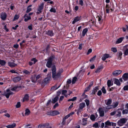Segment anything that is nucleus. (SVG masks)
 Listing matches in <instances>:
<instances>
[{
  "mask_svg": "<svg viewBox=\"0 0 128 128\" xmlns=\"http://www.w3.org/2000/svg\"><path fill=\"white\" fill-rule=\"evenodd\" d=\"M51 70L52 78L54 80H57L60 77L61 73L59 71L56 73V68L55 65L52 66Z\"/></svg>",
  "mask_w": 128,
  "mask_h": 128,
  "instance_id": "nucleus-1",
  "label": "nucleus"
},
{
  "mask_svg": "<svg viewBox=\"0 0 128 128\" xmlns=\"http://www.w3.org/2000/svg\"><path fill=\"white\" fill-rule=\"evenodd\" d=\"M51 78V74H48L47 77L42 81L41 83V86L42 87H44L47 84L50 80Z\"/></svg>",
  "mask_w": 128,
  "mask_h": 128,
  "instance_id": "nucleus-2",
  "label": "nucleus"
},
{
  "mask_svg": "<svg viewBox=\"0 0 128 128\" xmlns=\"http://www.w3.org/2000/svg\"><path fill=\"white\" fill-rule=\"evenodd\" d=\"M55 57L54 55H52L50 56L48 59V61L46 64V66L48 68H50L52 65V62Z\"/></svg>",
  "mask_w": 128,
  "mask_h": 128,
  "instance_id": "nucleus-3",
  "label": "nucleus"
},
{
  "mask_svg": "<svg viewBox=\"0 0 128 128\" xmlns=\"http://www.w3.org/2000/svg\"><path fill=\"white\" fill-rule=\"evenodd\" d=\"M127 120L125 118H122L120 119L117 122L118 125L120 126H122L127 121Z\"/></svg>",
  "mask_w": 128,
  "mask_h": 128,
  "instance_id": "nucleus-4",
  "label": "nucleus"
},
{
  "mask_svg": "<svg viewBox=\"0 0 128 128\" xmlns=\"http://www.w3.org/2000/svg\"><path fill=\"white\" fill-rule=\"evenodd\" d=\"M6 92H4V94H2V95L5 96L6 98H9L10 95H12L13 94V92L10 90L8 89L6 90Z\"/></svg>",
  "mask_w": 128,
  "mask_h": 128,
  "instance_id": "nucleus-5",
  "label": "nucleus"
},
{
  "mask_svg": "<svg viewBox=\"0 0 128 128\" xmlns=\"http://www.w3.org/2000/svg\"><path fill=\"white\" fill-rule=\"evenodd\" d=\"M44 7V3H42L40 5L38 8L37 10L38 12H36V14H39L42 12V10H43Z\"/></svg>",
  "mask_w": 128,
  "mask_h": 128,
  "instance_id": "nucleus-6",
  "label": "nucleus"
},
{
  "mask_svg": "<svg viewBox=\"0 0 128 128\" xmlns=\"http://www.w3.org/2000/svg\"><path fill=\"white\" fill-rule=\"evenodd\" d=\"M59 114L58 111L56 110L52 111L48 113V115L52 116H54Z\"/></svg>",
  "mask_w": 128,
  "mask_h": 128,
  "instance_id": "nucleus-7",
  "label": "nucleus"
},
{
  "mask_svg": "<svg viewBox=\"0 0 128 128\" xmlns=\"http://www.w3.org/2000/svg\"><path fill=\"white\" fill-rule=\"evenodd\" d=\"M22 88V86L20 85L18 86H16L12 88L11 89V90L13 91L18 92Z\"/></svg>",
  "mask_w": 128,
  "mask_h": 128,
  "instance_id": "nucleus-8",
  "label": "nucleus"
},
{
  "mask_svg": "<svg viewBox=\"0 0 128 128\" xmlns=\"http://www.w3.org/2000/svg\"><path fill=\"white\" fill-rule=\"evenodd\" d=\"M81 19V16H78L75 17L74 19V20L72 22V24H74L76 22L80 21Z\"/></svg>",
  "mask_w": 128,
  "mask_h": 128,
  "instance_id": "nucleus-9",
  "label": "nucleus"
},
{
  "mask_svg": "<svg viewBox=\"0 0 128 128\" xmlns=\"http://www.w3.org/2000/svg\"><path fill=\"white\" fill-rule=\"evenodd\" d=\"M99 90V87L98 86H95L93 88L91 94L92 96L95 95L96 92H97L98 90Z\"/></svg>",
  "mask_w": 128,
  "mask_h": 128,
  "instance_id": "nucleus-10",
  "label": "nucleus"
},
{
  "mask_svg": "<svg viewBox=\"0 0 128 128\" xmlns=\"http://www.w3.org/2000/svg\"><path fill=\"white\" fill-rule=\"evenodd\" d=\"M122 72V71L120 70H116L113 72L112 74L114 76H118Z\"/></svg>",
  "mask_w": 128,
  "mask_h": 128,
  "instance_id": "nucleus-11",
  "label": "nucleus"
},
{
  "mask_svg": "<svg viewBox=\"0 0 128 128\" xmlns=\"http://www.w3.org/2000/svg\"><path fill=\"white\" fill-rule=\"evenodd\" d=\"M104 102L106 105L108 106V107L110 106H109L111 104L112 102V100L111 98H109L108 100H104Z\"/></svg>",
  "mask_w": 128,
  "mask_h": 128,
  "instance_id": "nucleus-12",
  "label": "nucleus"
},
{
  "mask_svg": "<svg viewBox=\"0 0 128 128\" xmlns=\"http://www.w3.org/2000/svg\"><path fill=\"white\" fill-rule=\"evenodd\" d=\"M98 111L100 116L101 117L103 116L104 115V112L102 110V108H99Z\"/></svg>",
  "mask_w": 128,
  "mask_h": 128,
  "instance_id": "nucleus-13",
  "label": "nucleus"
},
{
  "mask_svg": "<svg viewBox=\"0 0 128 128\" xmlns=\"http://www.w3.org/2000/svg\"><path fill=\"white\" fill-rule=\"evenodd\" d=\"M122 78L124 81H126L128 80V73H124L123 74Z\"/></svg>",
  "mask_w": 128,
  "mask_h": 128,
  "instance_id": "nucleus-14",
  "label": "nucleus"
},
{
  "mask_svg": "<svg viewBox=\"0 0 128 128\" xmlns=\"http://www.w3.org/2000/svg\"><path fill=\"white\" fill-rule=\"evenodd\" d=\"M93 84V82L92 81L90 82V84L86 88L85 90V92H87L89 90L92 86Z\"/></svg>",
  "mask_w": 128,
  "mask_h": 128,
  "instance_id": "nucleus-15",
  "label": "nucleus"
},
{
  "mask_svg": "<svg viewBox=\"0 0 128 128\" xmlns=\"http://www.w3.org/2000/svg\"><path fill=\"white\" fill-rule=\"evenodd\" d=\"M110 56L108 54H104L102 58V60L103 61H105L106 59L109 58Z\"/></svg>",
  "mask_w": 128,
  "mask_h": 128,
  "instance_id": "nucleus-16",
  "label": "nucleus"
},
{
  "mask_svg": "<svg viewBox=\"0 0 128 128\" xmlns=\"http://www.w3.org/2000/svg\"><path fill=\"white\" fill-rule=\"evenodd\" d=\"M29 96L28 94H26L25 95L22 99V101L24 102L25 101H28L29 100Z\"/></svg>",
  "mask_w": 128,
  "mask_h": 128,
  "instance_id": "nucleus-17",
  "label": "nucleus"
},
{
  "mask_svg": "<svg viewBox=\"0 0 128 128\" xmlns=\"http://www.w3.org/2000/svg\"><path fill=\"white\" fill-rule=\"evenodd\" d=\"M46 34L52 37L54 36V34L53 33V31L52 30H48L46 32Z\"/></svg>",
  "mask_w": 128,
  "mask_h": 128,
  "instance_id": "nucleus-18",
  "label": "nucleus"
},
{
  "mask_svg": "<svg viewBox=\"0 0 128 128\" xmlns=\"http://www.w3.org/2000/svg\"><path fill=\"white\" fill-rule=\"evenodd\" d=\"M21 78L19 76L14 78L12 79L13 81L15 82H17L21 80Z\"/></svg>",
  "mask_w": 128,
  "mask_h": 128,
  "instance_id": "nucleus-19",
  "label": "nucleus"
},
{
  "mask_svg": "<svg viewBox=\"0 0 128 128\" xmlns=\"http://www.w3.org/2000/svg\"><path fill=\"white\" fill-rule=\"evenodd\" d=\"M49 126V124L46 123L44 124H40L38 125V128H44L45 127L48 126Z\"/></svg>",
  "mask_w": 128,
  "mask_h": 128,
  "instance_id": "nucleus-20",
  "label": "nucleus"
},
{
  "mask_svg": "<svg viewBox=\"0 0 128 128\" xmlns=\"http://www.w3.org/2000/svg\"><path fill=\"white\" fill-rule=\"evenodd\" d=\"M114 84H116L118 86H120L121 84V83L120 82V81L118 79L116 78H114Z\"/></svg>",
  "mask_w": 128,
  "mask_h": 128,
  "instance_id": "nucleus-21",
  "label": "nucleus"
},
{
  "mask_svg": "<svg viewBox=\"0 0 128 128\" xmlns=\"http://www.w3.org/2000/svg\"><path fill=\"white\" fill-rule=\"evenodd\" d=\"M1 18L3 20H6V17L7 14L6 13L4 12L0 16Z\"/></svg>",
  "mask_w": 128,
  "mask_h": 128,
  "instance_id": "nucleus-22",
  "label": "nucleus"
},
{
  "mask_svg": "<svg viewBox=\"0 0 128 128\" xmlns=\"http://www.w3.org/2000/svg\"><path fill=\"white\" fill-rule=\"evenodd\" d=\"M8 65L10 67H13L17 66V64L14 62H9L8 63Z\"/></svg>",
  "mask_w": 128,
  "mask_h": 128,
  "instance_id": "nucleus-23",
  "label": "nucleus"
},
{
  "mask_svg": "<svg viewBox=\"0 0 128 128\" xmlns=\"http://www.w3.org/2000/svg\"><path fill=\"white\" fill-rule=\"evenodd\" d=\"M122 54V52L121 51L118 52L117 54V56L118 58L119 59H121Z\"/></svg>",
  "mask_w": 128,
  "mask_h": 128,
  "instance_id": "nucleus-24",
  "label": "nucleus"
},
{
  "mask_svg": "<svg viewBox=\"0 0 128 128\" xmlns=\"http://www.w3.org/2000/svg\"><path fill=\"white\" fill-rule=\"evenodd\" d=\"M88 31V29L87 28H85L84 29L82 30V35L81 36V37L82 38V36H84L86 33Z\"/></svg>",
  "mask_w": 128,
  "mask_h": 128,
  "instance_id": "nucleus-25",
  "label": "nucleus"
},
{
  "mask_svg": "<svg viewBox=\"0 0 128 128\" xmlns=\"http://www.w3.org/2000/svg\"><path fill=\"white\" fill-rule=\"evenodd\" d=\"M105 128H108V126H111L112 125L111 123L109 120H108L105 123Z\"/></svg>",
  "mask_w": 128,
  "mask_h": 128,
  "instance_id": "nucleus-26",
  "label": "nucleus"
},
{
  "mask_svg": "<svg viewBox=\"0 0 128 128\" xmlns=\"http://www.w3.org/2000/svg\"><path fill=\"white\" fill-rule=\"evenodd\" d=\"M87 118H83L82 119V125L83 126H85L87 124L86 122L87 120Z\"/></svg>",
  "mask_w": 128,
  "mask_h": 128,
  "instance_id": "nucleus-27",
  "label": "nucleus"
},
{
  "mask_svg": "<svg viewBox=\"0 0 128 128\" xmlns=\"http://www.w3.org/2000/svg\"><path fill=\"white\" fill-rule=\"evenodd\" d=\"M16 126V124L13 123L11 125H9L6 126L7 128H14Z\"/></svg>",
  "mask_w": 128,
  "mask_h": 128,
  "instance_id": "nucleus-28",
  "label": "nucleus"
},
{
  "mask_svg": "<svg viewBox=\"0 0 128 128\" xmlns=\"http://www.w3.org/2000/svg\"><path fill=\"white\" fill-rule=\"evenodd\" d=\"M124 37H122L118 38L116 42V44H118L121 43L124 39Z\"/></svg>",
  "mask_w": 128,
  "mask_h": 128,
  "instance_id": "nucleus-29",
  "label": "nucleus"
},
{
  "mask_svg": "<svg viewBox=\"0 0 128 128\" xmlns=\"http://www.w3.org/2000/svg\"><path fill=\"white\" fill-rule=\"evenodd\" d=\"M58 96H56L53 99H52V103H55L57 102L58 99Z\"/></svg>",
  "mask_w": 128,
  "mask_h": 128,
  "instance_id": "nucleus-30",
  "label": "nucleus"
},
{
  "mask_svg": "<svg viewBox=\"0 0 128 128\" xmlns=\"http://www.w3.org/2000/svg\"><path fill=\"white\" fill-rule=\"evenodd\" d=\"M85 106V104L84 102L80 103L79 105V109H83Z\"/></svg>",
  "mask_w": 128,
  "mask_h": 128,
  "instance_id": "nucleus-31",
  "label": "nucleus"
},
{
  "mask_svg": "<svg viewBox=\"0 0 128 128\" xmlns=\"http://www.w3.org/2000/svg\"><path fill=\"white\" fill-rule=\"evenodd\" d=\"M107 84L108 86L110 87V86H112L113 84V82H112L111 80H108L107 81Z\"/></svg>",
  "mask_w": 128,
  "mask_h": 128,
  "instance_id": "nucleus-32",
  "label": "nucleus"
},
{
  "mask_svg": "<svg viewBox=\"0 0 128 128\" xmlns=\"http://www.w3.org/2000/svg\"><path fill=\"white\" fill-rule=\"evenodd\" d=\"M103 68V66H100L98 67L97 70L95 71V72L96 73H98L100 72V70L102 69Z\"/></svg>",
  "mask_w": 128,
  "mask_h": 128,
  "instance_id": "nucleus-33",
  "label": "nucleus"
},
{
  "mask_svg": "<svg viewBox=\"0 0 128 128\" xmlns=\"http://www.w3.org/2000/svg\"><path fill=\"white\" fill-rule=\"evenodd\" d=\"M6 63V62L4 60L0 59V64L2 66H4Z\"/></svg>",
  "mask_w": 128,
  "mask_h": 128,
  "instance_id": "nucleus-34",
  "label": "nucleus"
},
{
  "mask_svg": "<svg viewBox=\"0 0 128 128\" xmlns=\"http://www.w3.org/2000/svg\"><path fill=\"white\" fill-rule=\"evenodd\" d=\"M90 118V119L93 121H94L96 118L95 116L93 114H91Z\"/></svg>",
  "mask_w": 128,
  "mask_h": 128,
  "instance_id": "nucleus-35",
  "label": "nucleus"
},
{
  "mask_svg": "<svg viewBox=\"0 0 128 128\" xmlns=\"http://www.w3.org/2000/svg\"><path fill=\"white\" fill-rule=\"evenodd\" d=\"M57 84H55V85L54 86L52 87L51 88L50 90L51 91L57 89Z\"/></svg>",
  "mask_w": 128,
  "mask_h": 128,
  "instance_id": "nucleus-36",
  "label": "nucleus"
},
{
  "mask_svg": "<svg viewBox=\"0 0 128 128\" xmlns=\"http://www.w3.org/2000/svg\"><path fill=\"white\" fill-rule=\"evenodd\" d=\"M30 113V110L28 108H26L25 110V114L26 115L28 116Z\"/></svg>",
  "mask_w": 128,
  "mask_h": 128,
  "instance_id": "nucleus-37",
  "label": "nucleus"
},
{
  "mask_svg": "<svg viewBox=\"0 0 128 128\" xmlns=\"http://www.w3.org/2000/svg\"><path fill=\"white\" fill-rule=\"evenodd\" d=\"M77 99V98L76 96H74L73 98H72V99H68V102H70L71 101H74L75 100H76Z\"/></svg>",
  "mask_w": 128,
  "mask_h": 128,
  "instance_id": "nucleus-38",
  "label": "nucleus"
},
{
  "mask_svg": "<svg viewBox=\"0 0 128 128\" xmlns=\"http://www.w3.org/2000/svg\"><path fill=\"white\" fill-rule=\"evenodd\" d=\"M31 61H33V64H35L38 61V60L36 59L35 58H34L31 59Z\"/></svg>",
  "mask_w": 128,
  "mask_h": 128,
  "instance_id": "nucleus-39",
  "label": "nucleus"
},
{
  "mask_svg": "<svg viewBox=\"0 0 128 128\" xmlns=\"http://www.w3.org/2000/svg\"><path fill=\"white\" fill-rule=\"evenodd\" d=\"M128 113V109H125L123 110L122 111V114H127Z\"/></svg>",
  "mask_w": 128,
  "mask_h": 128,
  "instance_id": "nucleus-40",
  "label": "nucleus"
},
{
  "mask_svg": "<svg viewBox=\"0 0 128 128\" xmlns=\"http://www.w3.org/2000/svg\"><path fill=\"white\" fill-rule=\"evenodd\" d=\"M20 16L19 15H17L16 14L14 18L13 21H14V20H18Z\"/></svg>",
  "mask_w": 128,
  "mask_h": 128,
  "instance_id": "nucleus-41",
  "label": "nucleus"
},
{
  "mask_svg": "<svg viewBox=\"0 0 128 128\" xmlns=\"http://www.w3.org/2000/svg\"><path fill=\"white\" fill-rule=\"evenodd\" d=\"M77 79V78L76 77H74L72 79V84H74L76 81Z\"/></svg>",
  "mask_w": 128,
  "mask_h": 128,
  "instance_id": "nucleus-42",
  "label": "nucleus"
},
{
  "mask_svg": "<svg viewBox=\"0 0 128 128\" xmlns=\"http://www.w3.org/2000/svg\"><path fill=\"white\" fill-rule=\"evenodd\" d=\"M124 54L125 56H126L128 55V48H127L124 50Z\"/></svg>",
  "mask_w": 128,
  "mask_h": 128,
  "instance_id": "nucleus-43",
  "label": "nucleus"
},
{
  "mask_svg": "<svg viewBox=\"0 0 128 128\" xmlns=\"http://www.w3.org/2000/svg\"><path fill=\"white\" fill-rule=\"evenodd\" d=\"M101 90L103 94H106V90L104 86H103Z\"/></svg>",
  "mask_w": 128,
  "mask_h": 128,
  "instance_id": "nucleus-44",
  "label": "nucleus"
},
{
  "mask_svg": "<svg viewBox=\"0 0 128 128\" xmlns=\"http://www.w3.org/2000/svg\"><path fill=\"white\" fill-rule=\"evenodd\" d=\"M20 102H17V104L16 105V107L17 108H20Z\"/></svg>",
  "mask_w": 128,
  "mask_h": 128,
  "instance_id": "nucleus-45",
  "label": "nucleus"
},
{
  "mask_svg": "<svg viewBox=\"0 0 128 128\" xmlns=\"http://www.w3.org/2000/svg\"><path fill=\"white\" fill-rule=\"evenodd\" d=\"M67 92V91L66 90H63L62 91V95H64L66 97H67V96H66L65 94Z\"/></svg>",
  "mask_w": 128,
  "mask_h": 128,
  "instance_id": "nucleus-46",
  "label": "nucleus"
},
{
  "mask_svg": "<svg viewBox=\"0 0 128 128\" xmlns=\"http://www.w3.org/2000/svg\"><path fill=\"white\" fill-rule=\"evenodd\" d=\"M98 124L97 122H96L93 124V126L94 127L97 128L98 126Z\"/></svg>",
  "mask_w": 128,
  "mask_h": 128,
  "instance_id": "nucleus-47",
  "label": "nucleus"
},
{
  "mask_svg": "<svg viewBox=\"0 0 128 128\" xmlns=\"http://www.w3.org/2000/svg\"><path fill=\"white\" fill-rule=\"evenodd\" d=\"M114 103V105L113 106V108H114L117 107L118 104V102H116L115 103Z\"/></svg>",
  "mask_w": 128,
  "mask_h": 128,
  "instance_id": "nucleus-48",
  "label": "nucleus"
},
{
  "mask_svg": "<svg viewBox=\"0 0 128 128\" xmlns=\"http://www.w3.org/2000/svg\"><path fill=\"white\" fill-rule=\"evenodd\" d=\"M50 11L51 12L55 13L56 12V10L55 8H52L50 10Z\"/></svg>",
  "mask_w": 128,
  "mask_h": 128,
  "instance_id": "nucleus-49",
  "label": "nucleus"
},
{
  "mask_svg": "<svg viewBox=\"0 0 128 128\" xmlns=\"http://www.w3.org/2000/svg\"><path fill=\"white\" fill-rule=\"evenodd\" d=\"M111 50L114 52H116L117 51V50L116 48H111Z\"/></svg>",
  "mask_w": 128,
  "mask_h": 128,
  "instance_id": "nucleus-50",
  "label": "nucleus"
},
{
  "mask_svg": "<svg viewBox=\"0 0 128 128\" xmlns=\"http://www.w3.org/2000/svg\"><path fill=\"white\" fill-rule=\"evenodd\" d=\"M85 101L86 103V106H88L90 104L89 101V100L86 99L85 100Z\"/></svg>",
  "mask_w": 128,
  "mask_h": 128,
  "instance_id": "nucleus-51",
  "label": "nucleus"
},
{
  "mask_svg": "<svg viewBox=\"0 0 128 128\" xmlns=\"http://www.w3.org/2000/svg\"><path fill=\"white\" fill-rule=\"evenodd\" d=\"M96 56H94L92 58H91L90 60V62H93L95 60V58H96Z\"/></svg>",
  "mask_w": 128,
  "mask_h": 128,
  "instance_id": "nucleus-52",
  "label": "nucleus"
},
{
  "mask_svg": "<svg viewBox=\"0 0 128 128\" xmlns=\"http://www.w3.org/2000/svg\"><path fill=\"white\" fill-rule=\"evenodd\" d=\"M32 10V9L31 8L27 7L26 12L27 13H28L30 12Z\"/></svg>",
  "mask_w": 128,
  "mask_h": 128,
  "instance_id": "nucleus-53",
  "label": "nucleus"
},
{
  "mask_svg": "<svg viewBox=\"0 0 128 128\" xmlns=\"http://www.w3.org/2000/svg\"><path fill=\"white\" fill-rule=\"evenodd\" d=\"M23 72L24 73L26 74H30V73L29 72L26 70H24Z\"/></svg>",
  "mask_w": 128,
  "mask_h": 128,
  "instance_id": "nucleus-54",
  "label": "nucleus"
},
{
  "mask_svg": "<svg viewBox=\"0 0 128 128\" xmlns=\"http://www.w3.org/2000/svg\"><path fill=\"white\" fill-rule=\"evenodd\" d=\"M98 20L99 22H102V17L101 16H98Z\"/></svg>",
  "mask_w": 128,
  "mask_h": 128,
  "instance_id": "nucleus-55",
  "label": "nucleus"
},
{
  "mask_svg": "<svg viewBox=\"0 0 128 128\" xmlns=\"http://www.w3.org/2000/svg\"><path fill=\"white\" fill-rule=\"evenodd\" d=\"M123 89L124 90H128V86H125L124 87Z\"/></svg>",
  "mask_w": 128,
  "mask_h": 128,
  "instance_id": "nucleus-56",
  "label": "nucleus"
},
{
  "mask_svg": "<svg viewBox=\"0 0 128 128\" xmlns=\"http://www.w3.org/2000/svg\"><path fill=\"white\" fill-rule=\"evenodd\" d=\"M102 94V92L100 90L98 91L97 93V95L98 96H100Z\"/></svg>",
  "mask_w": 128,
  "mask_h": 128,
  "instance_id": "nucleus-57",
  "label": "nucleus"
},
{
  "mask_svg": "<svg viewBox=\"0 0 128 128\" xmlns=\"http://www.w3.org/2000/svg\"><path fill=\"white\" fill-rule=\"evenodd\" d=\"M51 101L50 100H49L46 103V106H48L49 105L51 104Z\"/></svg>",
  "mask_w": 128,
  "mask_h": 128,
  "instance_id": "nucleus-58",
  "label": "nucleus"
},
{
  "mask_svg": "<svg viewBox=\"0 0 128 128\" xmlns=\"http://www.w3.org/2000/svg\"><path fill=\"white\" fill-rule=\"evenodd\" d=\"M83 0H79V4L81 6H83Z\"/></svg>",
  "mask_w": 128,
  "mask_h": 128,
  "instance_id": "nucleus-59",
  "label": "nucleus"
},
{
  "mask_svg": "<svg viewBox=\"0 0 128 128\" xmlns=\"http://www.w3.org/2000/svg\"><path fill=\"white\" fill-rule=\"evenodd\" d=\"M58 106V102L56 103L53 106V108L55 109Z\"/></svg>",
  "mask_w": 128,
  "mask_h": 128,
  "instance_id": "nucleus-60",
  "label": "nucleus"
},
{
  "mask_svg": "<svg viewBox=\"0 0 128 128\" xmlns=\"http://www.w3.org/2000/svg\"><path fill=\"white\" fill-rule=\"evenodd\" d=\"M84 44H82L81 43L79 44L78 48L80 50H81L82 49V46L84 45Z\"/></svg>",
  "mask_w": 128,
  "mask_h": 128,
  "instance_id": "nucleus-61",
  "label": "nucleus"
},
{
  "mask_svg": "<svg viewBox=\"0 0 128 128\" xmlns=\"http://www.w3.org/2000/svg\"><path fill=\"white\" fill-rule=\"evenodd\" d=\"M92 51V50L91 48H90L88 50V52L87 53V54L88 55L91 53Z\"/></svg>",
  "mask_w": 128,
  "mask_h": 128,
  "instance_id": "nucleus-62",
  "label": "nucleus"
},
{
  "mask_svg": "<svg viewBox=\"0 0 128 128\" xmlns=\"http://www.w3.org/2000/svg\"><path fill=\"white\" fill-rule=\"evenodd\" d=\"M121 112L120 111H119L118 112V114H116V116H118L119 117H120L121 116Z\"/></svg>",
  "mask_w": 128,
  "mask_h": 128,
  "instance_id": "nucleus-63",
  "label": "nucleus"
},
{
  "mask_svg": "<svg viewBox=\"0 0 128 128\" xmlns=\"http://www.w3.org/2000/svg\"><path fill=\"white\" fill-rule=\"evenodd\" d=\"M19 46L18 44H14L13 46V47L15 48H17Z\"/></svg>",
  "mask_w": 128,
  "mask_h": 128,
  "instance_id": "nucleus-64",
  "label": "nucleus"
}]
</instances>
